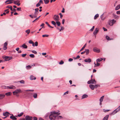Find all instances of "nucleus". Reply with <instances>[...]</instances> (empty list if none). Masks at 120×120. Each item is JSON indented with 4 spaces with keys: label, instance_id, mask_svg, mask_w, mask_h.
Returning a JSON list of instances; mask_svg holds the SVG:
<instances>
[{
    "label": "nucleus",
    "instance_id": "nucleus-61",
    "mask_svg": "<svg viewBox=\"0 0 120 120\" xmlns=\"http://www.w3.org/2000/svg\"><path fill=\"white\" fill-rule=\"evenodd\" d=\"M65 20L64 19H63L62 21V23L64 24L65 22Z\"/></svg>",
    "mask_w": 120,
    "mask_h": 120
},
{
    "label": "nucleus",
    "instance_id": "nucleus-59",
    "mask_svg": "<svg viewBox=\"0 0 120 120\" xmlns=\"http://www.w3.org/2000/svg\"><path fill=\"white\" fill-rule=\"evenodd\" d=\"M73 59L71 58H69V60H68L69 61H70V62L72 61H73Z\"/></svg>",
    "mask_w": 120,
    "mask_h": 120
},
{
    "label": "nucleus",
    "instance_id": "nucleus-9",
    "mask_svg": "<svg viewBox=\"0 0 120 120\" xmlns=\"http://www.w3.org/2000/svg\"><path fill=\"white\" fill-rule=\"evenodd\" d=\"M43 4V2L42 0H40L39 2L36 5V6L37 7H38L41 5V4Z\"/></svg>",
    "mask_w": 120,
    "mask_h": 120
},
{
    "label": "nucleus",
    "instance_id": "nucleus-28",
    "mask_svg": "<svg viewBox=\"0 0 120 120\" xmlns=\"http://www.w3.org/2000/svg\"><path fill=\"white\" fill-rule=\"evenodd\" d=\"M103 59L102 58H100L97 59L96 60L97 62H100L103 60Z\"/></svg>",
    "mask_w": 120,
    "mask_h": 120
},
{
    "label": "nucleus",
    "instance_id": "nucleus-54",
    "mask_svg": "<svg viewBox=\"0 0 120 120\" xmlns=\"http://www.w3.org/2000/svg\"><path fill=\"white\" fill-rule=\"evenodd\" d=\"M26 54H23L22 55V56L23 57H24L26 55Z\"/></svg>",
    "mask_w": 120,
    "mask_h": 120
},
{
    "label": "nucleus",
    "instance_id": "nucleus-22",
    "mask_svg": "<svg viewBox=\"0 0 120 120\" xmlns=\"http://www.w3.org/2000/svg\"><path fill=\"white\" fill-rule=\"evenodd\" d=\"M109 116V115H106L104 118L102 120H108Z\"/></svg>",
    "mask_w": 120,
    "mask_h": 120
},
{
    "label": "nucleus",
    "instance_id": "nucleus-48",
    "mask_svg": "<svg viewBox=\"0 0 120 120\" xmlns=\"http://www.w3.org/2000/svg\"><path fill=\"white\" fill-rule=\"evenodd\" d=\"M32 52L35 54H37V52L35 50H32Z\"/></svg>",
    "mask_w": 120,
    "mask_h": 120
},
{
    "label": "nucleus",
    "instance_id": "nucleus-30",
    "mask_svg": "<svg viewBox=\"0 0 120 120\" xmlns=\"http://www.w3.org/2000/svg\"><path fill=\"white\" fill-rule=\"evenodd\" d=\"M88 97L87 95L86 94H85L83 95L82 96V99L86 98Z\"/></svg>",
    "mask_w": 120,
    "mask_h": 120
},
{
    "label": "nucleus",
    "instance_id": "nucleus-32",
    "mask_svg": "<svg viewBox=\"0 0 120 120\" xmlns=\"http://www.w3.org/2000/svg\"><path fill=\"white\" fill-rule=\"evenodd\" d=\"M11 94V92H8L7 93L5 94V95L7 96H8L10 95Z\"/></svg>",
    "mask_w": 120,
    "mask_h": 120
},
{
    "label": "nucleus",
    "instance_id": "nucleus-44",
    "mask_svg": "<svg viewBox=\"0 0 120 120\" xmlns=\"http://www.w3.org/2000/svg\"><path fill=\"white\" fill-rule=\"evenodd\" d=\"M30 57L32 58H34V57L35 56L33 54H30L29 55Z\"/></svg>",
    "mask_w": 120,
    "mask_h": 120
},
{
    "label": "nucleus",
    "instance_id": "nucleus-45",
    "mask_svg": "<svg viewBox=\"0 0 120 120\" xmlns=\"http://www.w3.org/2000/svg\"><path fill=\"white\" fill-rule=\"evenodd\" d=\"M106 38L108 40H111V39L109 38V37L108 36H106Z\"/></svg>",
    "mask_w": 120,
    "mask_h": 120
},
{
    "label": "nucleus",
    "instance_id": "nucleus-6",
    "mask_svg": "<svg viewBox=\"0 0 120 120\" xmlns=\"http://www.w3.org/2000/svg\"><path fill=\"white\" fill-rule=\"evenodd\" d=\"M99 30V29L98 28H97L95 29V30L93 34L94 35H95V37L96 35L98 32Z\"/></svg>",
    "mask_w": 120,
    "mask_h": 120
},
{
    "label": "nucleus",
    "instance_id": "nucleus-35",
    "mask_svg": "<svg viewBox=\"0 0 120 120\" xmlns=\"http://www.w3.org/2000/svg\"><path fill=\"white\" fill-rule=\"evenodd\" d=\"M104 96H103L99 100L100 102H102V101H103V99L104 98Z\"/></svg>",
    "mask_w": 120,
    "mask_h": 120
},
{
    "label": "nucleus",
    "instance_id": "nucleus-52",
    "mask_svg": "<svg viewBox=\"0 0 120 120\" xmlns=\"http://www.w3.org/2000/svg\"><path fill=\"white\" fill-rule=\"evenodd\" d=\"M41 16H40L38 18H36L32 22H34L36 20H38L41 17Z\"/></svg>",
    "mask_w": 120,
    "mask_h": 120
},
{
    "label": "nucleus",
    "instance_id": "nucleus-31",
    "mask_svg": "<svg viewBox=\"0 0 120 120\" xmlns=\"http://www.w3.org/2000/svg\"><path fill=\"white\" fill-rule=\"evenodd\" d=\"M120 8V4H119L117 5L115 8L116 10H117Z\"/></svg>",
    "mask_w": 120,
    "mask_h": 120
},
{
    "label": "nucleus",
    "instance_id": "nucleus-19",
    "mask_svg": "<svg viewBox=\"0 0 120 120\" xmlns=\"http://www.w3.org/2000/svg\"><path fill=\"white\" fill-rule=\"evenodd\" d=\"M39 9L38 8H37L35 9V11L34 13V15H37L38 13V10Z\"/></svg>",
    "mask_w": 120,
    "mask_h": 120
},
{
    "label": "nucleus",
    "instance_id": "nucleus-42",
    "mask_svg": "<svg viewBox=\"0 0 120 120\" xmlns=\"http://www.w3.org/2000/svg\"><path fill=\"white\" fill-rule=\"evenodd\" d=\"M30 32V30L29 29H28L26 31V32L28 34H29Z\"/></svg>",
    "mask_w": 120,
    "mask_h": 120
},
{
    "label": "nucleus",
    "instance_id": "nucleus-3",
    "mask_svg": "<svg viewBox=\"0 0 120 120\" xmlns=\"http://www.w3.org/2000/svg\"><path fill=\"white\" fill-rule=\"evenodd\" d=\"M120 110V106L117 108L111 114L113 115L114 114Z\"/></svg>",
    "mask_w": 120,
    "mask_h": 120
},
{
    "label": "nucleus",
    "instance_id": "nucleus-41",
    "mask_svg": "<svg viewBox=\"0 0 120 120\" xmlns=\"http://www.w3.org/2000/svg\"><path fill=\"white\" fill-rule=\"evenodd\" d=\"M31 68V66L30 65H28L26 66V68L27 69H30Z\"/></svg>",
    "mask_w": 120,
    "mask_h": 120
},
{
    "label": "nucleus",
    "instance_id": "nucleus-5",
    "mask_svg": "<svg viewBox=\"0 0 120 120\" xmlns=\"http://www.w3.org/2000/svg\"><path fill=\"white\" fill-rule=\"evenodd\" d=\"M22 92V91H21V90L20 89H18L16 90L15 91H13V93L14 95H15L16 94L21 93Z\"/></svg>",
    "mask_w": 120,
    "mask_h": 120
},
{
    "label": "nucleus",
    "instance_id": "nucleus-47",
    "mask_svg": "<svg viewBox=\"0 0 120 120\" xmlns=\"http://www.w3.org/2000/svg\"><path fill=\"white\" fill-rule=\"evenodd\" d=\"M49 36V35L48 34H44L43 35H42V36L43 37H48Z\"/></svg>",
    "mask_w": 120,
    "mask_h": 120
},
{
    "label": "nucleus",
    "instance_id": "nucleus-53",
    "mask_svg": "<svg viewBox=\"0 0 120 120\" xmlns=\"http://www.w3.org/2000/svg\"><path fill=\"white\" fill-rule=\"evenodd\" d=\"M80 56L79 55H78L76 57L74 58V59H79L80 58Z\"/></svg>",
    "mask_w": 120,
    "mask_h": 120
},
{
    "label": "nucleus",
    "instance_id": "nucleus-25",
    "mask_svg": "<svg viewBox=\"0 0 120 120\" xmlns=\"http://www.w3.org/2000/svg\"><path fill=\"white\" fill-rule=\"evenodd\" d=\"M24 49H26L27 48V46L25 44H24L21 46Z\"/></svg>",
    "mask_w": 120,
    "mask_h": 120
},
{
    "label": "nucleus",
    "instance_id": "nucleus-36",
    "mask_svg": "<svg viewBox=\"0 0 120 120\" xmlns=\"http://www.w3.org/2000/svg\"><path fill=\"white\" fill-rule=\"evenodd\" d=\"M45 3V4H48L49 2V0H44Z\"/></svg>",
    "mask_w": 120,
    "mask_h": 120
},
{
    "label": "nucleus",
    "instance_id": "nucleus-15",
    "mask_svg": "<svg viewBox=\"0 0 120 120\" xmlns=\"http://www.w3.org/2000/svg\"><path fill=\"white\" fill-rule=\"evenodd\" d=\"M13 1V0H7L5 2V3L7 2H8L7 3V4H9L12 3H13L12 1Z\"/></svg>",
    "mask_w": 120,
    "mask_h": 120
},
{
    "label": "nucleus",
    "instance_id": "nucleus-17",
    "mask_svg": "<svg viewBox=\"0 0 120 120\" xmlns=\"http://www.w3.org/2000/svg\"><path fill=\"white\" fill-rule=\"evenodd\" d=\"M19 2L20 1L18 0L14 1V4L17 5L18 6H19L20 4L19 3Z\"/></svg>",
    "mask_w": 120,
    "mask_h": 120
},
{
    "label": "nucleus",
    "instance_id": "nucleus-7",
    "mask_svg": "<svg viewBox=\"0 0 120 120\" xmlns=\"http://www.w3.org/2000/svg\"><path fill=\"white\" fill-rule=\"evenodd\" d=\"M8 42V41H6L5 42L4 44L3 49L4 50H6L7 49V45Z\"/></svg>",
    "mask_w": 120,
    "mask_h": 120
},
{
    "label": "nucleus",
    "instance_id": "nucleus-39",
    "mask_svg": "<svg viewBox=\"0 0 120 120\" xmlns=\"http://www.w3.org/2000/svg\"><path fill=\"white\" fill-rule=\"evenodd\" d=\"M20 82L21 83L24 84L25 83V81L23 80H21L20 81H18L17 82Z\"/></svg>",
    "mask_w": 120,
    "mask_h": 120
},
{
    "label": "nucleus",
    "instance_id": "nucleus-18",
    "mask_svg": "<svg viewBox=\"0 0 120 120\" xmlns=\"http://www.w3.org/2000/svg\"><path fill=\"white\" fill-rule=\"evenodd\" d=\"M85 62H86L90 63L91 62V60L90 58H88L85 59L84 60Z\"/></svg>",
    "mask_w": 120,
    "mask_h": 120
},
{
    "label": "nucleus",
    "instance_id": "nucleus-63",
    "mask_svg": "<svg viewBox=\"0 0 120 120\" xmlns=\"http://www.w3.org/2000/svg\"><path fill=\"white\" fill-rule=\"evenodd\" d=\"M29 16L31 17V18H34V16L33 15H29Z\"/></svg>",
    "mask_w": 120,
    "mask_h": 120
},
{
    "label": "nucleus",
    "instance_id": "nucleus-34",
    "mask_svg": "<svg viewBox=\"0 0 120 120\" xmlns=\"http://www.w3.org/2000/svg\"><path fill=\"white\" fill-rule=\"evenodd\" d=\"M37 93H34V94L33 96L34 98H36L37 97Z\"/></svg>",
    "mask_w": 120,
    "mask_h": 120
},
{
    "label": "nucleus",
    "instance_id": "nucleus-1",
    "mask_svg": "<svg viewBox=\"0 0 120 120\" xmlns=\"http://www.w3.org/2000/svg\"><path fill=\"white\" fill-rule=\"evenodd\" d=\"M60 114V113L55 111L51 112L49 116V118L50 120H55L57 118V115H59Z\"/></svg>",
    "mask_w": 120,
    "mask_h": 120
},
{
    "label": "nucleus",
    "instance_id": "nucleus-37",
    "mask_svg": "<svg viewBox=\"0 0 120 120\" xmlns=\"http://www.w3.org/2000/svg\"><path fill=\"white\" fill-rule=\"evenodd\" d=\"M54 25L55 27H56V23L54 21H52L51 22Z\"/></svg>",
    "mask_w": 120,
    "mask_h": 120
},
{
    "label": "nucleus",
    "instance_id": "nucleus-21",
    "mask_svg": "<svg viewBox=\"0 0 120 120\" xmlns=\"http://www.w3.org/2000/svg\"><path fill=\"white\" fill-rule=\"evenodd\" d=\"M12 116L10 117V118L13 120H16L17 119L14 116H13V114L11 115Z\"/></svg>",
    "mask_w": 120,
    "mask_h": 120
},
{
    "label": "nucleus",
    "instance_id": "nucleus-10",
    "mask_svg": "<svg viewBox=\"0 0 120 120\" xmlns=\"http://www.w3.org/2000/svg\"><path fill=\"white\" fill-rule=\"evenodd\" d=\"M3 115L4 116H5L6 117H7L9 116V115H10L11 114L8 112H4L3 113Z\"/></svg>",
    "mask_w": 120,
    "mask_h": 120
},
{
    "label": "nucleus",
    "instance_id": "nucleus-29",
    "mask_svg": "<svg viewBox=\"0 0 120 120\" xmlns=\"http://www.w3.org/2000/svg\"><path fill=\"white\" fill-rule=\"evenodd\" d=\"M57 115H57L56 119H61L63 118V117L62 116H58Z\"/></svg>",
    "mask_w": 120,
    "mask_h": 120
},
{
    "label": "nucleus",
    "instance_id": "nucleus-13",
    "mask_svg": "<svg viewBox=\"0 0 120 120\" xmlns=\"http://www.w3.org/2000/svg\"><path fill=\"white\" fill-rule=\"evenodd\" d=\"M32 118L28 116H26V120H32Z\"/></svg>",
    "mask_w": 120,
    "mask_h": 120
},
{
    "label": "nucleus",
    "instance_id": "nucleus-24",
    "mask_svg": "<svg viewBox=\"0 0 120 120\" xmlns=\"http://www.w3.org/2000/svg\"><path fill=\"white\" fill-rule=\"evenodd\" d=\"M30 79L31 80H33L35 79L36 78L33 75H31L30 77Z\"/></svg>",
    "mask_w": 120,
    "mask_h": 120
},
{
    "label": "nucleus",
    "instance_id": "nucleus-20",
    "mask_svg": "<svg viewBox=\"0 0 120 120\" xmlns=\"http://www.w3.org/2000/svg\"><path fill=\"white\" fill-rule=\"evenodd\" d=\"M89 87L92 90H94L95 88V86L93 84H90Z\"/></svg>",
    "mask_w": 120,
    "mask_h": 120
},
{
    "label": "nucleus",
    "instance_id": "nucleus-50",
    "mask_svg": "<svg viewBox=\"0 0 120 120\" xmlns=\"http://www.w3.org/2000/svg\"><path fill=\"white\" fill-rule=\"evenodd\" d=\"M64 63V62L62 60H61L60 62L59 63V64H62Z\"/></svg>",
    "mask_w": 120,
    "mask_h": 120
},
{
    "label": "nucleus",
    "instance_id": "nucleus-12",
    "mask_svg": "<svg viewBox=\"0 0 120 120\" xmlns=\"http://www.w3.org/2000/svg\"><path fill=\"white\" fill-rule=\"evenodd\" d=\"M5 96V95L4 94H0V100L3 99L4 98Z\"/></svg>",
    "mask_w": 120,
    "mask_h": 120
},
{
    "label": "nucleus",
    "instance_id": "nucleus-40",
    "mask_svg": "<svg viewBox=\"0 0 120 120\" xmlns=\"http://www.w3.org/2000/svg\"><path fill=\"white\" fill-rule=\"evenodd\" d=\"M98 16L99 15L98 14H96L94 17V19H96L97 18Z\"/></svg>",
    "mask_w": 120,
    "mask_h": 120
},
{
    "label": "nucleus",
    "instance_id": "nucleus-58",
    "mask_svg": "<svg viewBox=\"0 0 120 120\" xmlns=\"http://www.w3.org/2000/svg\"><path fill=\"white\" fill-rule=\"evenodd\" d=\"M48 58L49 59H52V58L51 56H49L48 57Z\"/></svg>",
    "mask_w": 120,
    "mask_h": 120
},
{
    "label": "nucleus",
    "instance_id": "nucleus-4",
    "mask_svg": "<svg viewBox=\"0 0 120 120\" xmlns=\"http://www.w3.org/2000/svg\"><path fill=\"white\" fill-rule=\"evenodd\" d=\"M96 82V81L95 79H91L90 80L88 81L87 83L88 84H90L91 83L94 84Z\"/></svg>",
    "mask_w": 120,
    "mask_h": 120
},
{
    "label": "nucleus",
    "instance_id": "nucleus-55",
    "mask_svg": "<svg viewBox=\"0 0 120 120\" xmlns=\"http://www.w3.org/2000/svg\"><path fill=\"white\" fill-rule=\"evenodd\" d=\"M94 26H93L92 27L91 29L90 30L91 31H93V30L94 29Z\"/></svg>",
    "mask_w": 120,
    "mask_h": 120
},
{
    "label": "nucleus",
    "instance_id": "nucleus-64",
    "mask_svg": "<svg viewBox=\"0 0 120 120\" xmlns=\"http://www.w3.org/2000/svg\"><path fill=\"white\" fill-rule=\"evenodd\" d=\"M103 30H104V31H107V29H106V28H105L104 27H103Z\"/></svg>",
    "mask_w": 120,
    "mask_h": 120
},
{
    "label": "nucleus",
    "instance_id": "nucleus-27",
    "mask_svg": "<svg viewBox=\"0 0 120 120\" xmlns=\"http://www.w3.org/2000/svg\"><path fill=\"white\" fill-rule=\"evenodd\" d=\"M29 43L30 44H32V46H34V43L31 40H30L29 41Z\"/></svg>",
    "mask_w": 120,
    "mask_h": 120
},
{
    "label": "nucleus",
    "instance_id": "nucleus-57",
    "mask_svg": "<svg viewBox=\"0 0 120 120\" xmlns=\"http://www.w3.org/2000/svg\"><path fill=\"white\" fill-rule=\"evenodd\" d=\"M94 86H95V88H96L98 87L99 86H100L98 85H96Z\"/></svg>",
    "mask_w": 120,
    "mask_h": 120
},
{
    "label": "nucleus",
    "instance_id": "nucleus-56",
    "mask_svg": "<svg viewBox=\"0 0 120 120\" xmlns=\"http://www.w3.org/2000/svg\"><path fill=\"white\" fill-rule=\"evenodd\" d=\"M17 11H21V8H17Z\"/></svg>",
    "mask_w": 120,
    "mask_h": 120
},
{
    "label": "nucleus",
    "instance_id": "nucleus-46",
    "mask_svg": "<svg viewBox=\"0 0 120 120\" xmlns=\"http://www.w3.org/2000/svg\"><path fill=\"white\" fill-rule=\"evenodd\" d=\"M50 115V113H47L45 115V117L46 118H47V117H48V116H49V115Z\"/></svg>",
    "mask_w": 120,
    "mask_h": 120
},
{
    "label": "nucleus",
    "instance_id": "nucleus-23",
    "mask_svg": "<svg viewBox=\"0 0 120 120\" xmlns=\"http://www.w3.org/2000/svg\"><path fill=\"white\" fill-rule=\"evenodd\" d=\"M85 52L86 53V55H87L89 54L90 51L88 49H85Z\"/></svg>",
    "mask_w": 120,
    "mask_h": 120
},
{
    "label": "nucleus",
    "instance_id": "nucleus-51",
    "mask_svg": "<svg viewBox=\"0 0 120 120\" xmlns=\"http://www.w3.org/2000/svg\"><path fill=\"white\" fill-rule=\"evenodd\" d=\"M35 45H34V46H38V42L37 41H36L35 43Z\"/></svg>",
    "mask_w": 120,
    "mask_h": 120
},
{
    "label": "nucleus",
    "instance_id": "nucleus-38",
    "mask_svg": "<svg viewBox=\"0 0 120 120\" xmlns=\"http://www.w3.org/2000/svg\"><path fill=\"white\" fill-rule=\"evenodd\" d=\"M56 22L58 26H59L61 24L59 21H56Z\"/></svg>",
    "mask_w": 120,
    "mask_h": 120
},
{
    "label": "nucleus",
    "instance_id": "nucleus-33",
    "mask_svg": "<svg viewBox=\"0 0 120 120\" xmlns=\"http://www.w3.org/2000/svg\"><path fill=\"white\" fill-rule=\"evenodd\" d=\"M86 45V44H85L82 47V48L81 49H80V51L79 52H80V51H82L85 47Z\"/></svg>",
    "mask_w": 120,
    "mask_h": 120
},
{
    "label": "nucleus",
    "instance_id": "nucleus-8",
    "mask_svg": "<svg viewBox=\"0 0 120 120\" xmlns=\"http://www.w3.org/2000/svg\"><path fill=\"white\" fill-rule=\"evenodd\" d=\"M53 18L55 21H57L59 20V17L58 15H55Z\"/></svg>",
    "mask_w": 120,
    "mask_h": 120
},
{
    "label": "nucleus",
    "instance_id": "nucleus-49",
    "mask_svg": "<svg viewBox=\"0 0 120 120\" xmlns=\"http://www.w3.org/2000/svg\"><path fill=\"white\" fill-rule=\"evenodd\" d=\"M109 111V110H105V109H103V112H107Z\"/></svg>",
    "mask_w": 120,
    "mask_h": 120
},
{
    "label": "nucleus",
    "instance_id": "nucleus-2",
    "mask_svg": "<svg viewBox=\"0 0 120 120\" xmlns=\"http://www.w3.org/2000/svg\"><path fill=\"white\" fill-rule=\"evenodd\" d=\"M116 22V21L114 19L110 20L109 21V24L110 26H112Z\"/></svg>",
    "mask_w": 120,
    "mask_h": 120
},
{
    "label": "nucleus",
    "instance_id": "nucleus-14",
    "mask_svg": "<svg viewBox=\"0 0 120 120\" xmlns=\"http://www.w3.org/2000/svg\"><path fill=\"white\" fill-rule=\"evenodd\" d=\"M7 89H15L16 88V87L14 86H8L6 88Z\"/></svg>",
    "mask_w": 120,
    "mask_h": 120
},
{
    "label": "nucleus",
    "instance_id": "nucleus-26",
    "mask_svg": "<svg viewBox=\"0 0 120 120\" xmlns=\"http://www.w3.org/2000/svg\"><path fill=\"white\" fill-rule=\"evenodd\" d=\"M94 64L95 65L94 66V67H97V66H98L100 65V64L98 62H97L96 64L95 62H94Z\"/></svg>",
    "mask_w": 120,
    "mask_h": 120
},
{
    "label": "nucleus",
    "instance_id": "nucleus-11",
    "mask_svg": "<svg viewBox=\"0 0 120 120\" xmlns=\"http://www.w3.org/2000/svg\"><path fill=\"white\" fill-rule=\"evenodd\" d=\"M5 58V61H9L12 58V57H9L8 56H6Z\"/></svg>",
    "mask_w": 120,
    "mask_h": 120
},
{
    "label": "nucleus",
    "instance_id": "nucleus-62",
    "mask_svg": "<svg viewBox=\"0 0 120 120\" xmlns=\"http://www.w3.org/2000/svg\"><path fill=\"white\" fill-rule=\"evenodd\" d=\"M116 13L117 14H120V11H117L116 12Z\"/></svg>",
    "mask_w": 120,
    "mask_h": 120
},
{
    "label": "nucleus",
    "instance_id": "nucleus-43",
    "mask_svg": "<svg viewBox=\"0 0 120 120\" xmlns=\"http://www.w3.org/2000/svg\"><path fill=\"white\" fill-rule=\"evenodd\" d=\"M23 112H21L20 114L18 115V116L19 117H20L22 116L23 114Z\"/></svg>",
    "mask_w": 120,
    "mask_h": 120
},
{
    "label": "nucleus",
    "instance_id": "nucleus-60",
    "mask_svg": "<svg viewBox=\"0 0 120 120\" xmlns=\"http://www.w3.org/2000/svg\"><path fill=\"white\" fill-rule=\"evenodd\" d=\"M37 118L35 117H33V120H37Z\"/></svg>",
    "mask_w": 120,
    "mask_h": 120
},
{
    "label": "nucleus",
    "instance_id": "nucleus-16",
    "mask_svg": "<svg viewBox=\"0 0 120 120\" xmlns=\"http://www.w3.org/2000/svg\"><path fill=\"white\" fill-rule=\"evenodd\" d=\"M93 51L95 52H100V50L98 49L96 47L94 48H93Z\"/></svg>",
    "mask_w": 120,
    "mask_h": 120
}]
</instances>
